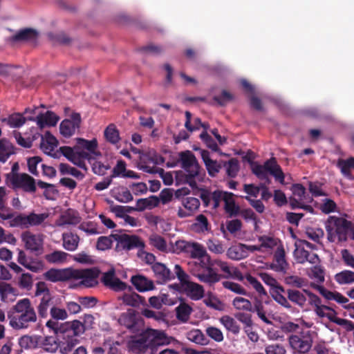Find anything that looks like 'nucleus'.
Wrapping results in <instances>:
<instances>
[{"instance_id": "45", "label": "nucleus", "mask_w": 354, "mask_h": 354, "mask_svg": "<svg viewBox=\"0 0 354 354\" xmlns=\"http://www.w3.org/2000/svg\"><path fill=\"white\" fill-rule=\"evenodd\" d=\"M223 167L225 169L226 174L230 178H235L239 171V163L236 158H232L228 161H223Z\"/></svg>"}, {"instance_id": "55", "label": "nucleus", "mask_w": 354, "mask_h": 354, "mask_svg": "<svg viewBox=\"0 0 354 354\" xmlns=\"http://www.w3.org/2000/svg\"><path fill=\"white\" fill-rule=\"evenodd\" d=\"M156 151L154 149H149L146 152H143L140 156V165L139 168L142 170L145 166H149V163L154 162Z\"/></svg>"}, {"instance_id": "38", "label": "nucleus", "mask_w": 354, "mask_h": 354, "mask_svg": "<svg viewBox=\"0 0 354 354\" xmlns=\"http://www.w3.org/2000/svg\"><path fill=\"white\" fill-rule=\"evenodd\" d=\"M337 167L345 177L351 180L354 178L351 172V169H354V157H350L346 160L339 159Z\"/></svg>"}, {"instance_id": "23", "label": "nucleus", "mask_w": 354, "mask_h": 354, "mask_svg": "<svg viewBox=\"0 0 354 354\" xmlns=\"http://www.w3.org/2000/svg\"><path fill=\"white\" fill-rule=\"evenodd\" d=\"M263 165L268 174L270 173L280 183L284 184L285 175L274 158L266 161Z\"/></svg>"}, {"instance_id": "46", "label": "nucleus", "mask_w": 354, "mask_h": 354, "mask_svg": "<svg viewBox=\"0 0 354 354\" xmlns=\"http://www.w3.org/2000/svg\"><path fill=\"white\" fill-rule=\"evenodd\" d=\"M232 306L239 310L254 312L251 301L241 297H236L232 301Z\"/></svg>"}, {"instance_id": "5", "label": "nucleus", "mask_w": 354, "mask_h": 354, "mask_svg": "<svg viewBox=\"0 0 354 354\" xmlns=\"http://www.w3.org/2000/svg\"><path fill=\"white\" fill-rule=\"evenodd\" d=\"M111 236L116 241L115 247L116 252L129 251L134 249L143 250L145 246L144 241L137 235L111 234Z\"/></svg>"}, {"instance_id": "33", "label": "nucleus", "mask_w": 354, "mask_h": 354, "mask_svg": "<svg viewBox=\"0 0 354 354\" xmlns=\"http://www.w3.org/2000/svg\"><path fill=\"white\" fill-rule=\"evenodd\" d=\"M192 229L197 233H205L211 231V225L204 214L196 216L195 222L192 225Z\"/></svg>"}, {"instance_id": "14", "label": "nucleus", "mask_w": 354, "mask_h": 354, "mask_svg": "<svg viewBox=\"0 0 354 354\" xmlns=\"http://www.w3.org/2000/svg\"><path fill=\"white\" fill-rule=\"evenodd\" d=\"M21 238L27 250L31 252H39L42 250L43 239L41 235H36L26 230L21 233Z\"/></svg>"}, {"instance_id": "11", "label": "nucleus", "mask_w": 354, "mask_h": 354, "mask_svg": "<svg viewBox=\"0 0 354 354\" xmlns=\"http://www.w3.org/2000/svg\"><path fill=\"white\" fill-rule=\"evenodd\" d=\"M291 348L299 353H306L312 347L313 339L309 331L301 335H290L288 338Z\"/></svg>"}, {"instance_id": "20", "label": "nucleus", "mask_w": 354, "mask_h": 354, "mask_svg": "<svg viewBox=\"0 0 354 354\" xmlns=\"http://www.w3.org/2000/svg\"><path fill=\"white\" fill-rule=\"evenodd\" d=\"M270 268L275 272L286 273L288 268V263L286 260V253L282 245L277 248L274 254V262Z\"/></svg>"}, {"instance_id": "26", "label": "nucleus", "mask_w": 354, "mask_h": 354, "mask_svg": "<svg viewBox=\"0 0 354 354\" xmlns=\"http://www.w3.org/2000/svg\"><path fill=\"white\" fill-rule=\"evenodd\" d=\"M62 339L58 342V348L62 354H68L79 344V340L75 337H66L61 335Z\"/></svg>"}, {"instance_id": "3", "label": "nucleus", "mask_w": 354, "mask_h": 354, "mask_svg": "<svg viewBox=\"0 0 354 354\" xmlns=\"http://www.w3.org/2000/svg\"><path fill=\"white\" fill-rule=\"evenodd\" d=\"M353 223L342 217L330 216L325 222V228L328 241L333 243L344 242L348 239V234Z\"/></svg>"}, {"instance_id": "59", "label": "nucleus", "mask_w": 354, "mask_h": 354, "mask_svg": "<svg viewBox=\"0 0 354 354\" xmlns=\"http://www.w3.org/2000/svg\"><path fill=\"white\" fill-rule=\"evenodd\" d=\"M187 339L198 344L205 345L207 344V339L200 330L190 331L187 334Z\"/></svg>"}, {"instance_id": "51", "label": "nucleus", "mask_w": 354, "mask_h": 354, "mask_svg": "<svg viewBox=\"0 0 354 354\" xmlns=\"http://www.w3.org/2000/svg\"><path fill=\"white\" fill-rule=\"evenodd\" d=\"M245 278L248 282L258 292L259 297H261V299H263L264 298H268L267 292L266 291L265 288L254 277L250 274H248Z\"/></svg>"}, {"instance_id": "8", "label": "nucleus", "mask_w": 354, "mask_h": 354, "mask_svg": "<svg viewBox=\"0 0 354 354\" xmlns=\"http://www.w3.org/2000/svg\"><path fill=\"white\" fill-rule=\"evenodd\" d=\"M100 270L96 268L88 269H73L72 279H82L81 283L86 287H94L97 284Z\"/></svg>"}, {"instance_id": "17", "label": "nucleus", "mask_w": 354, "mask_h": 354, "mask_svg": "<svg viewBox=\"0 0 354 354\" xmlns=\"http://www.w3.org/2000/svg\"><path fill=\"white\" fill-rule=\"evenodd\" d=\"M151 269L158 283H164L175 278L174 274L164 263L156 262L151 266Z\"/></svg>"}, {"instance_id": "9", "label": "nucleus", "mask_w": 354, "mask_h": 354, "mask_svg": "<svg viewBox=\"0 0 354 354\" xmlns=\"http://www.w3.org/2000/svg\"><path fill=\"white\" fill-rule=\"evenodd\" d=\"M149 348H153L158 346L167 345L170 343L166 334L162 331L153 328H147L141 333Z\"/></svg>"}, {"instance_id": "34", "label": "nucleus", "mask_w": 354, "mask_h": 354, "mask_svg": "<svg viewBox=\"0 0 354 354\" xmlns=\"http://www.w3.org/2000/svg\"><path fill=\"white\" fill-rule=\"evenodd\" d=\"M128 347L135 353H143L149 348L146 344V339L143 338L141 333L136 338L128 342Z\"/></svg>"}, {"instance_id": "63", "label": "nucleus", "mask_w": 354, "mask_h": 354, "mask_svg": "<svg viewBox=\"0 0 354 354\" xmlns=\"http://www.w3.org/2000/svg\"><path fill=\"white\" fill-rule=\"evenodd\" d=\"M311 274L309 277L314 279L317 282L322 283L324 281V270L320 266H315L311 269Z\"/></svg>"}, {"instance_id": "12", "label": "nucleus", "mask_w": 354, "mask_h": 354, "mask_svg": "<svg viewBox=\"0 0 354 354\" xmlns=\"http://www.w3.org/2000/svg\"><path fill=\"white\" fill-rule=\"evenodd\" d=\"M101 281L106 287L116 292L125 290L127 288H129V290L132 289L131 286H128L125 282L122 281L119 278L115 277L114 268H111L107 272H104Z\"/></svg>"}, {"instance_id": "58", "label": "nucleus", "mask_w": 354, "mask_h": 354, "mask_svg": "<svg viewBox=\"0 0 354 354\" xmlns=\"http://www.w3.org/2000/svg\"><path fill=\"white\" fill-rule=\"evenodd\" d=\"M149 243L160 251H165L167 249V243L165 239L156 234L150 236Z\"/></svg>"}, {"instance_id": "21", "label": "nucleus", "mask_w": 354, "mask_h": 354, "mask_svg": "<svg viewBox=\"0 0 354 354\" xmlns=\"http://www.w3.org/2000/svg\"><path fill=\"white\" fill-rule=\"evenodd\" d=\"M82 218L77 210L69 208L66 209L57 221V225L64 226L66 225H75L80 223Z\"/></svg>"}, {"instance_id": "31", "label": "nucleus", "mask_w": 354, "mask_h": 354, "mask_svg": "<svg viewBox=\"0 0 354 354\" xmlns=\"http://www.w3.org/2000/svg\"><path fill=\"white\" fill-rule=\"evenodd\" d=\"M246 245L243 243H239L236 245H232L228 248L227 251V256L232 260H241L248 257V253L245 252Z\"/></svg>"}, {"instance_id": "19", "label": "nucleus", "mask_w": 354, "mask_h": 354, "mask_svg": "<svg viewBox=\"0 0 354 354\" xmlns=\"http://www.w3.org/2000/svg\"><path fill=\"white\" fill-rule=\"evenodd\" d=\"M201 205L200 201L194 197H187L183 201L185 209L179 207L177 215L179 218H186L192 216L198 210Z\"/></svg>"}, {"instance_id": "13", "label": "nucleus", "mask_w": 354, "mask_h": 354, "mask_svg": "<svg viewBox=\"0 0 354 354\" xmlns=\"http://www.w3.org/2000/svg\"><path fill=\"white\" fill-rule=\"evenodd\" d=\"M81 122V116L78 113H73L71 119L64 120L59 125V131L61 134L65 138L72 136L76 129L80 127Z\"/></svg>"}, {"instance_id": "52", "label": "nucleus", "mask_w": 354, "mask_h": 354, "mask_svg": "<svg viewBox=\"0 0 354 354\" xmlns=\"http://www.w3.org/2000/svg\"><path fill=\"white\" fill-rule=\"evenodd\" d=\"M104 136L107 141L116 144L120 140L119 131L113 124H109L104 130Z\"/></svg>"}, {"instance_id": "64", "label": "nucleus", "mask_w": 354, "mask_h": 354, "mask_svg": "<svg viewBox=\"0 0 354 354\" xmlns=\"http://www.w3.org/2000/svg\"><path fill=\"white\" fill-rule=\"evenodd\" d=\"M266 354H286V350L283 345L275 343L268 345L265 348Z\"/></svg>"}, {"instance_id": "61", "label": "nucleus", "mask_w": 354, "mask_h": 354, "mask_svg": "<svg viewBox=\"0 0 354 354\" xmlns=\"http://www.w3.org/2000/svg\"><path fill=\"white\" fill-rule=\"evenodd\" d=\"M223 286L236 294L248 295L246 290L237 283L225 281L223 282Z\"/></svg>"}, {"instance_id": "24", "label": "nucleus", "mask_w": 354, "mask_h": 354, "mask_svg": "<svg viewBox=\"0 0 354 354\" xmlns=\"http://www.w3.org/2000/svg\"><path fill=\"white\" fill-rule=\"evenodd\" d=\"M126 305L133 308H138L140 305L145 306V298L135 292H124L118 298Z\"/></svg>"}, {"instance_id": "50", "label": "nucleus", "mask_w": 354, "mask_h": 354, "mask_svg": "<svg viewBox=\"0 0 354 354\" xmlns=\"http://www.w3.org/2000/svg\"><path fill=\"white\" fill-rule=\"evenodd\" d=\"M48 217V214L47 213L35 214L33 212H30L27 215L28 228L41 225Z\"/></svg>"}, {"instance_id": "28", "label": "nucleus", "mask_w": 354, "mask_h": 354, "mask_svg": "<svg viewBox=\"0 0 354 354\" xmlns=\"http://www.w3.org/2000/svg\"><path fill=\"white\" fill-rule=\"evenodd\" d=\"M38 32L32 28H25L17 32L11 37L12 41H35L37 39Z\"/></svg>"}, {"instance_id": "53", "label": "nucleus", "mask_w": 354, "mask_h": 354, "mask_svg": "<svg viewBox=\"0 0 354 354\" xmlns=\"http://www.w3.org/2000/svg\"><path fill=\"white\" fill-rule=\"evenodd\" d=\"M192 310V308L188 304L181 303L176 308V317L180 321L186 322L188 320Z\"/></svg>"}, {"instance_id": "44", "label": "nucleus", "mask_w": 354, "mask_h": 354, "mask_svg": "<svg viewBox=\"0 0 354 354\" xmlns=\"http://www.w3.org/2000/svg\"><path fill=\"white\" fill-rule=\"evenodd\" d=\"M26 121V118L19 113H12L8 118L2 120L3 122H6L12 128H19L25 124Z\"/></svg>"}, {"instance_id": "4", "label": "nucleus", "mask_w": 354, "mask_h": 354, "mask_svg": "<svg viewBox=\"0 0 354 354\" xmlns=\"http://www.w3.org/2000/svg\"><path fill=\"white\" fill-rule=\"evenodd\" d=\"M175 273L183 286L187 295L193 300H199L204 296V288L203 286L189 281V276L182 269L180 266L176 264L174 267Z\"/></svg>"}, {"instance_id": "42", "label": "nucleus", "mask_w": 354, "mask_h": 354, "mask_svg": "<svg viewBox=\"0 0 354 354\" xmlns=\"http://www.w3.org/2000/svg\"><path fill=\"white\" fill-rule=\"evenodd\" d=\"M78 229L83 231L88 236L97 235L103 233L100 230L97 223L95 221H83L79 226Z\"/></svg>"}, {"instance_id": "36", "label": "nucleus", "mask_w": 354, "mask_h": 354, "mask_svg": "<svg viewBox=\"0 0 354 354\" xmlns=\"http://www.w3.org/2000/svg\"><path fill=\"white\" fill-rule=\"evenodd\" d=\"M234 196L233 193L225 192L223 198L225 210L231 216H236L239 212V207L236 205Z\"/></svg>"}, {"instance_id": "25", "label": "nucleus", "mask_w": 354, "mask_h": 354, "mask_svg": "<svg viewBox=\"0 0 354 354\" xmlns=\"http://www.w3.org/2000/svg\"><path fill=\"white\" fill-rule=\"evenodd\" d=\"M77 148H81L89 152L96 158L102 156L101 152L97 150L98 144L95 138L91 140H88L84 138H77Z\"/></svg>"}, {"instance_id": "22", "label": "nucleus", "mask_w": 354, "mask_h": 354, "mask_svg": "<svg viewBox=\"0 0 354 354\" xmlns=\"http://www.w3.org/2000/svg\"><path fill=\"white\" fill-rule=\"evenodd\" d=\"M131 282L140 292L152 290L155 288L153 281L144 275L137 274L131 277Z\"/></svg>"}, {"instance_id": "40", "label": "nucleus", "mask_w": 354, "mask_h": 354, "mask_svg": "<svg viewBox=\"0 0 354 354\" xmlns=\"http://www.w3.org/2000/svg\"><path fill=\"white\" fill-rule=\"evenodd\" d=\"M53 297L50 294H44L37 307L39 316L41 318L47 317L48 310L52 304Z\"/></svg>"}, {"instance_id": "43", "label": "nucleus", "mask_w": 354, "mask_h": 354, "mask_svg": "<svg viewBox=\"0 0 354 354\" xmlns=\"http://www.w3.org/2000/svg\"><path fill=\"white\" fill-rule=\"evenodd\" d=\"M220 322L225 329L234 335H238L240 332V326L236 321L230 315H224L220 318Z\"/></svg>"}, {"instance_id": "49", "label": "nucleus", "mask_w": 354, "mask_h": 354, "mask_svg": "<svg viewBox=\"0 0 354 354\" xmlns=\"http://www.w3.org/2000/svg\"><path fill=\"white\" fill-rule=\"evenodd\" d=\"M113 237L111 236V234L109 236H101L97 238L95 248L98 251H106L111 249L113 243Z\"/></svg>"}, {"instance_id": "39", "label": "nucleus", "mask_w": 354, "mask_h": 354, "mask_svg": "<svg viewBox=\"0 0 354 354\" xmlns=\"http://www.w3.org/2000/svg\"><path fill=\"white\" fill-rule=\"evenodd\" d=\"M40 336L34 335H24L19 339V345L21 348L24 349H34L39 348Z\"/></svg>"}, {"instance_id": "54", "label": "nucleus", "mask_w": 354, "mask_h": 354, "mask_svg": "<svg viewBox=\"0 0 354 354\" xmlns=\"http://www.w3.org/2000/svg\"><path fill=\"white\" fill-rule=\"evenodd\" d=\"M10 226L12 227H19L21 229H28L27 215L19 213L13 216L10 221Z\"/></svg>"}, {"instance_id": "15", "label": "nucleus", "mask_w": 354, "mask_h": 354, "mask_svg": "<svg viewBox=\"0 0 354 354\" xmlns=\"http://www.w3.org/2000/svg\"><path fill=\"white\" fill-rule=\"evenodd\" d=\"M62 335L65 337H77L85 332V325L80 320L75 319L72 322H66L61 324Z\"/></svg>"}, {"instance_id": "2", "label": "nucleus", "mask_w": 354, "mask_h": 354, "mask_svg": "<svg viewBox=\"0 0 354 354\" xmlns=\"http://www.w3.org/2000/svg\"><path fill=\"white\" fill-rule=\"evenodd\" d=\"M10 325L16 330L27 329L35 324L37 316L35 308L28 298L19 299L12 307Z\"/></svg>"}, {"instance_id": "18", "label": "nucleus", "mask_w": 354, "mask_h": 354, "mask_svg": "<svg viewBox=\"0 0 354 354\" xmlns=\"http://www.w3.org/2000/svg\"><path fill=\"white\" fill-rule=\"evenodd\" d=\"M73 268H51L44 274V278L52 282L65 281L72 279Z\"/></svg>"}, {"instance_id": "47", "label": "nucleus", "mask_w": 354, "mask_h": 354, "mask_svg": "<svg viewBox=\"0 0 354 354\" xmlns=\"http://www.w3.org/2000/svg\"><path fill=\"white\" fill-rule=\"evenodd\" d=\"M59 170L62 175L70 174L78 180H82L85 176L80 171L66 163H60Z\"/></svg>"}, {"instance_id": "57", "label": "nucleus", "mask_w": 354, "mask_h": 354, "mask_svg": "<svg viewBox=\"0 0 354 354\" xmlns=\"http://www.w3.org/2000/svg\"><path fill=\"white\" fill-rule=\"evenodd\" d=\"M67 255V253L63 251L57 250L46 254L45 259L48 263H59L66 261Z\"/></svg>"}, {"instance_id": "60", "label": "nucleus", "mask_w": 354, "mask_h": 354, "mask_svg": "<svg viewBox=\"0 0 354 354\" xmlns=\"http://www.w3.org/2000/svg\"><path fill=\"white\" fill-rule=\"evenodd\" d=\"M185 118H186V120H185V127H186V129L192 132L195 130H198L200 128H201V125H202V122H201V120L199 118H196L194 119V125H192L191 124V120H192V113L187 111H185Z\"/></svg>"}, {"instance_id": "16", "label": "nucleus", "mask_w": 354, "mask_h": 354, "mask_svg": "<svg viewBox=\"0 0 354 354\" xmlns=\"http://www.w3.org/2000/svg\"><path fill=\"white\" fill-rule=\"evenodd\" d=\"M27 120L35 121L39 128L42 129L46 127L56 126L59 118L54 112L47 111L44 113H39L35 118L33 117H28Z\"/></svg>"}, {"instance_id": "6", "label": "nucleus", "mask_w": 354, "mask_h": 354, "mask_svg": "<svg viewBox=\"0 0 354 354\" xmlns=\"http://www.w3.org/2000/svg\"><path fill=\"white\" fill-rule=\"evenodd\" d=\"M118 322L132 333L140 332L145 326V321L141 315L131 308L120 315Z\"/></svg>"}, {"instance_id": "27", "label": "nucleus", "mask_w": 354, "mask_h": 354, "mask_svg": "<svg viewBox=\"0 0 354 354\" xmlns=\"http://www.w3.org/2000/svg\"><path fill=\"white\" fill-rule=\"evenodd\" d=\"M80 236L73 232H64L62 234V245L68 251H75L79 245Z\"/></svg>"}, {"instance_id": "37", "label": "nucleus", "mask_w": 354, "mask_h": 354, "mask_svg": "<svg viewBox=\"0 0 354 354\" xmlns=\"http://www.w3.org/2000/svg\"><path fill=\"white\" fill-rule=\"evenodd\" d=\"M39 348L49 353H54L58 349V342L56 337L48 336L43 337L40 336Z\"/></svg>"}, {"instance_id": "7", "label": "nucleus", "mask_w": 354, "mask_h": 354, "mask_svg": "<svg viewBox=\"0 0 354 354\" xmlns=\"http://www.w3.org/2000/svg\"><path fill=\"white\" fill-rule=\"evenodd\" d=\"M10 180L14 189H21L29 194H35L37 191L35 179L28 174L14 173Z\"/></svg>"}, {"instance_id": "10", "label": "nucleus", "mask_w": 354, "mask_h": 354, "mask_svg": "<svg viewBox=\"0 0 354 354\" xmlns=\"http://www.w3.org/2000/svg\"><path fill=\"white\" fill-rule=\"evenodd\" d=\"M205 172L199 165H195V169L189 167L177 172V176L181 178L185 183L188 184L192 188L197 187V182L202 181Z\"/></svg>"}, {"instance_id": "29", "label": "nucleus", "mask_w": 354, "mask_h": 354, "mask_svg": "<svg viewBox=\"0 0 354 354\" xmlns=\"http://www.w3.org/2000/svg\"><path fill=\"white\" fill-rule=\"evenodd\" d=\"M328 310L330 311V313H326L325 317H327L331 322L343 326L348 331L354 330V322L348 319L337 317V313L333 308L332 310Z\"/></svg>"}, {"instance_id": "62", "label": "nucleus", "mask_w": 354, "mask_h": 354, "mask_svg": "<svg viewBox=\"0 0 354 354\" xmlns=\"http://www.w3.org/2000/svg\"><path fill=\"white\" fill-rule=\"evenodd\" d=\"M223 161L217 162L212 160L209 163H206L205 167L210 176L214 177L217 175L220 169L223 168Z\"/></svg>"}, {"instance_id": "30", "label": "nucleus", "mask_w": 354, "mask_h": 354, "mask_svg": "<svg viewBox=\"0 0 354 354\" xmlns=\"http://www.w3.org/2000/svg\"><path fill=\"white\" fill-rule=\"evenodd\" d=\"M179 161L183 170L189 167L195 169V165H199L195 155L189 150L179 153Z\"/></svg>"}, {"instance_id": "35", "label": "nucleus", "mask_w": 354, "mask_h": 354, "mask_svg": "<svg viewBox=\"0 0 354 354\" xmlns=\"http://www.w3.org/2000/svg\"><path fill=\"white\" fill-rule=\"evenodd\" d=\"M15 153V147L7 139H0V162H6Z\"/></svg>"}, {"instance_id": "41", "label": "nucleus", "mask_w": 354, "mask_h": 354, "mask_svg": "<svg viewBox=\"0 0 354 354\" xmlns=\"http://www.w3.org/2000/svg\"><path fill=\"white\" fill-rule=\"evenodd\" d=\"M288 299L295 304L303 308L306 305V297L298 290L288 289L286 291Z\"/></svg>"}, {"instance_id": "56", "label": "nucleus", "mask_w": 354, "mask_h": 354, "mask_svg": "<svg viewBox=\"0 0 354 354\" xmlns=\"http://www.w3.org/2000/svg\"><path fill=\"white\" fill-rule=\"evenodd\" d=\"M284 282L288 286L297 288H301L306 286L307 281L306 279L297 275H290L284 278Z\"/></svg>"}, {"instance_id": "48", "label": "nucleus", "mask_w": 354, "mask_h": 354, "mask_svg": "<svg viewBox=\"0 0 354 354\" xmlns=\"http://www.w3.org/2000/svg\"><path fill=\"white\" fill-rule=\"evenodd\" d=\"M335 281L340 284H350L354 282V272L345 270L335 275Z\"/></svg>"}, {"instance_id": "32", "label": "nucleus", "mask_w": 354, "mask_h": 354, "mask_svg": "<svg viewBox=\"0 0 354 354\" xmlns=\"http://www.w3.org/2000/svg\"><path fill=\"white\" fill-rule=\"evenodd\" d=\"M159 202V198L156 196H151L145 198H139L136 201V206L133 209L134 211L142 212L146 209H151L154 207H157Z\"/></svg>"}, {"instance_id": "1", "label": "nucleus", "mask_w": 354, "mask_h": 354, "mask_svg": "<svg viewBox=\"0 0 354 354\" xmlns=\"http://www.w3.org/2000/svg\"><path fill=\"white\" fill-rule=\"evenodd\" d=\"M176 245L180 252L189 254L192 259L201 261L200 264L203 270L196 275L201 282L211 286L221 279V276L213 268H211V264H212L211 258L202 244L180 240L176 242Z\"/></svg>"}]
</instances>
